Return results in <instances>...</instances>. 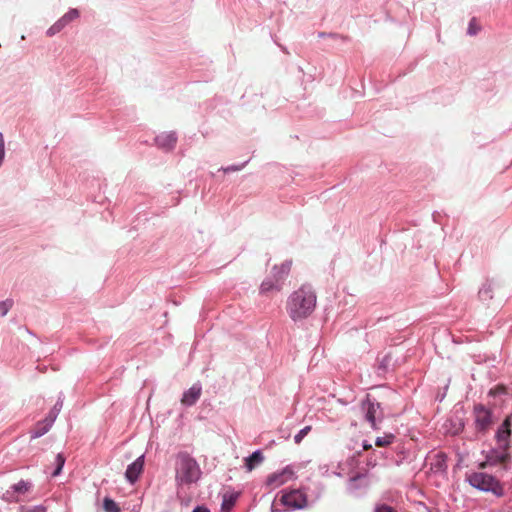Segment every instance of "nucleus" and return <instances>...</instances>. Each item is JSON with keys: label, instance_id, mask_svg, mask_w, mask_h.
I'll list each match as a JSON object with an SVG mask.
<instances>
[{"label": "nucleus", "instance_id": "obj_1", "mask_svg": "<svg viewBox=\"0 0 512 512\" xmlns=\"http://www.w3.org/2000/svg\"><path fill=\"white\" fill-rule=\"evenodd\" d=\"M316 303L317 296L312 285L302 284L288 297L287 313L294 322L304 320L314 312Z\"/></svg>", "mask_w": 512, "mask_h": 512}, {"label": "nucleus", "instance_id": "obj_2", "mask_svg": "<svg viewBox=\"0 0 512 512\" xmlns=\"http://www.w3.org/2000/svg\"><path fill=\"white\" fill-rule=\"evenodd\" d=\"M175 473V481L179 486L196 483L202 475L199 464L188 453L178 454Z\"/></svg>", "mask_w": 512, "mask_h": 512}, {"label": "nucleus", "instance_id": "obj_3", "mask_svg": "<svg viewBox=\"0 0 512 512\" xmlns=\"http://www.w3.org/2000/svg\"><path fill=\"white\" fill-rule=\"evenodd\" d=\"M468 483L482 492H491L496 496L503 495V487L494 476L485 472H473L467 476Z\"/></svg>", "mask_w": 512, "mask_h": 512}, {"label": "nucleus", "instance_id": "obj_4", "mask_svg": "<svg viewBox=\"0 0 512 512\" xmlns=\"http://www.w3.org/2000/svg\"><path fill=\"white\" fill-rule=\"evenodd\" d=\"M370 487V478L367 473H357L351 476L346 484V492L354 498L364 497Z\"/></svg>", "mask_w": 512, "mask_h": 512}, {"label": "nucleus", "instance_id": "obj_5", "mask_svg": "<svg viewBox=\"0 0 512 512\" xmlns=\"http://www.w3.org/2000/svg\"><path fill=\"white\" fill-rule=\"evenodd\" d=\"M280 502L289 511L300 510L307 505V495L301 490L283 492L280 497Z\"/></svg>", "mask_w": 512, "mask_h": 512}, {"label": "nucleus", "instance_id": "obj_6", "mask_svg": "<svg viewBox=\"0 0 512 512\" xmlns=\"http://www.w3.org/2000/svg\"><path fill=\"white\" fill-rule=\"evenodd\" d=\"M476 430L485 433L493 423V412L483 404H476L473 408Z\"/></svg>", "mask_w": 512, "mask_h": 512}, {"label": "nucleus", "instance_id": "obj_7", "mask_svg": "<svg viewBox=\"0 0 512 512\" xmlns=\"http://www.w3.org/2000/svg\"><path fill=\"white\" fill-rule=\"evenodd\" d=\"M61 403H56L49 415L42 421H39L32 430L31 438H38L49 431L52 424L54 423L60 409Z\"/></svg>", "mask_w": 512, "mask_h": 512}, {"label": "nucleus", "instance_id": "obj_8", "mask_svg": "<svg viewBox=\"0 0 512 512\" xmlns=\"http://www.w3.org/2000/svg\"><path fill=\"white\" fill-rule=\"evenodd\" d=\"M508 450L509 446L499 444L497 448H491L486 452L485 460L491 466L506 462L510 457Z\"/></svg>", "mask_w": 512, "mask_h": 512}, {"label": "nucleus", "instance_id": "obj_9", "mask_svg": "<svg viewBox=\"0 0 512 512\" xmlns=\"http://www.w3.org/2000/svg\"><path fill=\"white\" fill-rule=\"evenodd\" d=\"M293 473L292 468L290 466H286L281 471L270 474L266 479L265 485L271 489L276 488L291 479Z\"/></svg>", "mask_w": 512, "mask_h": 512}, {"label": "nucleus", "instance_id": "obj_10", "mask_svg": "<svg viewBox=\"0 0 512 512\" xmlns=\"http://www.w3.org/2000/svg\"><path fill=\"white\" fill-rule=\"evenodd\" d=\"M447 455L443 452L436 453L430 462L429 472L434 475H447Z\"/></svg>", "mask_w": 512, "mask_h": 512}, {"label": "nucleus", "instance_id": "obj_11", "mask_svg": "<svg viewBox=\"0 0 512 512\" xmlns=\"http://www.w3.org/2000/svg\"><path fill=\"white\" fill-rule=\"evenodd\" d=\"M362 409L365 413V419L371 424L372 428L376 427V419L380 409V403L371 399L369 396L362 402Z\"/></svg>", "mask_w": 512, "mask_h": 512}, {"label": "nucleus", "instance_id": "obj_12", "mask_svg": "<svg viewBox=\"0 0 512 512\" xmlns=\"http://www.w3.org/2000/svg\"><path fill=\"white\" fill-rule=\"evenodd\" d=\"M512 419L511 416H507L501 425L497 428L495 433V439L498 444H503L510 447Z\"/></svg>", "mask_w": 512, "mask_h": 512}, {"label": "nucleus", "instance_id": "obj_13", "mask_svg": "<svg viewBox=\"0 0 512 512\" xmlns=\"http://www.w3.org/2000/svg\"><path fill=\"white\" fill-rule=\"evenodd\" d=\"M303 492L307 495V500L311 498L312 502L318 501L325 489V486L320 481H309L303 486Z\"/></svg>", "mask_w": 512, "mask_h": 512}, {"label": "nucleus", "instance_id": "obj_14", "mask_svg": "<svg viewBox=\"0 0 512 512\" xmlns=\"http://www.w3.org/2000/svg\"><path fill=\"white\" fill-rule=\"evenodd\" d=\"M155 142L158 147L171 150L176 145L177 137L174 132H163L156 136Z\"/></svg>", "mask_w": 512, "mask_h": 512}, {"label": "nucleus", "instance_id": "obj_15", "mask_svg": "<svg viewBox=\"0 0 512 512\" xmlns=\"http://www.w3.org/2000/svg\"><path fill=\"white\" fill-rule=\"evenodd\" d=\"M143 466V456H140L132 464L128 466L125 473L127 480L131 483H134L138 479L141 472L143 471Z\"/></svg>", "mask_w": 512, "mask_h": 512}, {"label": "nucleus", "instance_id": "obj_16", "mask_svg": "<svg viewBox=\"0 0 512 512\" xmlns=\"http://www.w3.org/2000/svg\"><path fill=\"white\" fill-rule=\"evenodd\" d=\"M201 396V387L199 385H193L189 390L184 392L181 399V403L185 406L194 405Z\"/></svg>", "mask_w": 512, "mask_h": 512}, {"label": "nucleus", "instance_id": "obj_17", "mask_svg": "<svg viewBox=\"0 0 512 512\" xmlns=\"http://www.w3.org/2000/svg\"><path fill=\"white\" fill-rule=\"evenodd\" d=\"M282 284L279 278H276V274L272 275V277L266 278L262 281L260 285V290L262 293H267L271 291L279 292L282 288Z\"/></svg>", "mask_w": 512, "mask_h": 512}, {"label": "nucleus", "instance_id": "obj_18", "mask_svg": "<svg viewBox=\"0 0 512 512\" xmlns=\"http://www.w3.org/2000/svg\"><path fill=\"white\" fill-rule=\"evenodd\" d=\"M494 284L492 281H486L479 289L478 296L483 302H487L493 298Z\"/></svg>", "mask_w": 512, "mask_h": 512}, {"label": "nucleus", "instance_id": "obj_19", "mask_svg": "<svg viewBox=\"0 0 512 512\" xmlns=\"http://www.w3.org/2000/svg\"><path fill=\"white\" fill-rule=\"evenodd\" d=\"M31 484L27 481L21 480L17 484L11 486V489L17 494H25L30 490Z\"/></svg>", "mask_w": 512, "mask_h": 512}, {"label": "nucleus", "instance_id": "obj_20", "mask_svg": "<svg viewBox=\"0 0 512 512\" xmlns=\"http://www.w3.org/2000/svg\"><path fill=\"white\" fill-rule=\"evenodd\" d=\"M103 508L105 512H120L118 504L108 497H106L103 501Z\"/></svg>", "mask_w": 512, "mask_h": 512}, {"label": "nucleus", "instance_id": "obj_21", "mask_svg": "<svg viewBox=\"0 0 512 512\" xmlns=\"http://www.w3.org/2000/svg\"><path fill=\"white\" fill-rule=\"evenodd\" d=\"M393 434H385L384 436H379L375 440V445L378 447H383L391 444L394 440Z\"/></svg>", "mask_w": 512, "mask_h": 512}, {"label": "nucleus", "instance_id": "obj_22", "mask_svg": "<svg viewBox=\"0 0 512 512\" xmlns=\"http://www.w3.org/2000/svg\"><path fill=\"white\" fill-rule=\"evenodd\" d=\"M2 499L8 503H16L20 501L19 497L11 488L7 490L5 493H3Z\"/></svg>", "mask_w": 512, "mask_h": 512}, {"label": "nucleus", "instance_id": "obj_23", "mask_svg": "<svg viewBox=\"0 0 512 512\" xmlns=\"http://www.w3.org/2000/svg\"><path fill=\"white\" fill-rule=\"evenodd\" d=\"M64 463H65V457L62 454H57V456L55 458L56 469L52 473V476L55 477L61 473Z\"/></svg>", "mask_w": 512, "mask_h": 512}, {"label": "nucleus", "instance_id": "obj_24", "mask_svg": "<svg viewBox=\"0 0 512 512\" xmlns=\"http://www.w3.org/2000/svg\"><path fill=\"white\" fill-rule=\"evenodd\" d=\"M311 429H312V427L309 425L300 429L298 431V433L294 435V442L296 444L301 443V441L304 439L305 436H307V434L311 431Z\"/></svg>", "mask_w": 512, "mask_h": 512}, {"label": "nucleus", "instance_id": "obj_25", "mask_svg": "<svg viewBox=\"0 0 512 512\" xmlns=\"http://www.w3.org/2000/svg\"><path fill=\"white\" fill-rule=\"evenodd\" d=\"M78 17H79L78 10L77 9H71L61 19H62V22H64L65 25H67L68 23H70L71 21L77 19Z\"/></svg>", "mask_w": 512, "mask_h": 512}, {"label": "nucleus", "instance_id": "obj_26", "mask_svg": "<svg viewBox=\"0 0 512 512\" xmlns=\"http://www.w3.org/2000/svg\"><path fill=\"white\" fill-rule=\"evenodd\" d=\"M65 23L62 22V19H59L55 24H53L48 30H47V34L49 36H53L54 34L60 32L64 27H65Z\"/></svg>", "mask_w": 512, "mask_h": 512}, {"label": "nucleus", "instance_id": "obj_27", "mask_svg": "<svg viewBox=\"0 0 512 512\" xmlns=\"http://www.w3.org/2000/svg\"><path fill=\"white\" fill-rule=\"evenodd\" d=\"M480 26L476 23V19L472 18L469 21L468 28H467V34L470 36H475L480 31Z\"/></svg>", "mask_w": 512, "mask_h": 512}, {"label": "nucleus", "instance_id": "obj_28", "mask_svg": "<svg viewBox=\"0 0 512 512\" xmlns=\"http://www.w3.org/2000/svg\"><path fill=\"white\" fill-rule=\"evenodd\" d=\"M13 301L11 299H7L5 301L0 302V313L2 316H5L8 311L12 308Z\"/></svg>", "mask_w": 512, "mask_h": 512}, {"label": "nucleus", "instance_id": "obj_29", "mask_svg": "<svg viewBox=\"0 0 512 512\" xmlns=\"http://www.w3.org/2000/svg\"><path fill=\"white\" fill-rule=\"evenodd\" d=\"M256 465V452H253L248 458H246L245 467L248 472H251Z\"/></svg>", "mask_w": 512, "mask_h": 512}, {"label": "nucleus", "instance_id": "obj_30", "mask_svg": "<svg viewBox=\"0 0 512 512\" xmlns=\"http://www.w3.org/2000/svg\"><path fill=\"white\" fill-rule=\"evenodd\" d=\"M374 512H397L395 508L388 504H378L376 505Z\"/></svg>", "mask_w": 512, "mask_h": 512}, {"label": "nucleus", "instance_id": "obj_31", "mask_svg": "<svg viewBox=\"0 0 512 512\" xmlns=\"http://www.w3.org/2000/svg\"><path fill=\"white\" fill-rule=\"evenodd\" d=\"M275 274H276V278H279L281 283H283L285 276L288 275V274H283V268L281 266H277V265H275L272 269V275H275Z\"/></svg>", "mask_w": 512, "mask_h": 512}, {"label": "nucleus", "instance_id": "obj_32", "mask_svg": "<svg viewBox=\"0 0 512 512\" xmlns=\"http://www.w3.org/2000/svg\"><path fill=\"white\" fill-rule=\"evenodd\" d=\"M318 37H320V38H323V37H331V38H335V39L346 40V37L341 36V35L336 34V33L320 32V33H318Z\"/></svg>", "mask_w": 512, "mask_h": 512}, {"label": "nucleus", "instance_id": "obj_33", "mask_svg": "<svg viewBox=\"0 0 512 512\" xmlns=\"http://www.w3.org/2000/svg\"><path fill=\"white\" fill-rule=\"evenodd\" d=\"M390 361H391L390 355H385L379 364V369L386 370L390 364Z\"/></svg>", "mask_w": 512, "mask_h": 512}, {"label": "nucleus", "instance_id": "obj_34", "mask_svg": "<svg viewBox=\"0 0 512 512\" xmlns=\"http://www.w3.org/2000/svg\"><path fill=\"white\" fill-rule=\"evenodd\" d=\"M21 512H46V509L43 506H36L33 508L21 507Z\"/></svg>", "mask_w": 512, "mask_h": 512}, {"label": "nucleus", "instance_id": "obj_35", "mask_svg": "<svg viewBox=\"0 0 512 512\" xmlns=\"http://www.w3.org/2000/svg\"><path fill=\"white\" fill-rule=\"evenodd\" d=\"M234 505V499L230 497L229 499L224 498L223 504H222V510H230L231 507Z\"/></svg>", "mask_w": 512, "mask_h": 512}, {"label": "nucleus", "instance_id": "obj_36", "mask_svg": "<svg viewBox=\"0 0 512 512\" xmlns=\"http://www.w3.org/2000/svg\"><path fill=\"white\" fill-rule=\"evenodd\" d=\"M292 262L291 261H284L280 266L283 268V274H289L291 269Z\"/></svg>", "mask_w": 512, "mask_h": 512}, {"label": "nucleus", "instance_id": "obj_37", "mask_svg": "<svg viewBox=\"0 0 512 512\" xmlns=\"http://www.w3.org/2000/svg\"><path fill=\"white\" fill-rule=\"evenodd\" d=\"M320 471H321L323 476H328L329 475V467H328V465L320 466Z\"/></svg>", "mask_w": 512, "mask_h": 512}, {"label": "nucleus", "instance_id": "obj_38", "mask_svg": "<svg viewBox=\"0 0 512 512\" xmlns=\"http://www.w3.org/2000/svg\"><path fill=\"white\" fill-rule=\"evenodd\" d=\"M240 169V167L238 166H229L227 168H224V172H234V171H238Z\"/></svg>", "mask_w": 512, "mask_h": 512}, {"label": "nucleus", "instance_id": "obj_39", "mask_svg": "<svg viewBox=\"0 0 512 512\" xmlns=\"http://www.w3.org/2000/svg\"><path fill=\"white\" fill-rule=\"evenodd\" d=\"M192 512H210L208 508L204 506L196 507Z\"/></svg>", "mask_w": 512, "mask_h": 512}, {"label": "nucleus", "instance_id": "obj_40", "mask_svg": "<svg viewBox=\"0 0 512 512\" xmlns=\"http://www.w3.org/2000/svg\"><path fill=\"white\" fill-rule=\"evenodd\" d=\"M264 456L260 449H258V465L263 461Z\"/></svg>", "mask_w": 512, "mask_h": 512}, {"label": "nucleus", "instance_id": "obj_41", "mask_svg": "<svg viewBox=\"0 0 512 512\" xmlns=\"http://www.w3.org/2000/svg\"><path fill=\"white\" fill-rule=\"evenodd\" d=\"M362 446H363L364 449L371 448V444H368L367 441H363V445Z\"/></svg>", "mask_w": 512, "mask_h": 512}, {"label": "nucleus", "instance_id": "obj_42", "mask_svg": "<svg viewBox=\"0 0 512 512\" xmlns=\"http://www.w3.org/2000/svg\"><path fill=\"white\" fill-rule=\"evenodd\" d=\"M332 474L337 476V477H343V474L341 472H339V471H333Z\"/></svg>", "mask_w": 512, "mask_h": 512}, {"label": "nucleus", "instance_id": "obj_43", "mask_svg": "<svg viewBox=\"0 0 512 512\" xmlns=\"http://www.w3.org/2000/svg\"><path fill=\"white\" fill-rule=\"evenodd\" d=\"M0 144H1L2 146H5V144H4V138H3V135H2V133H1V132H0Z\"/></svg>", "mask_w": 512, "mask_h": 512}, {"label": "nucleus", "instance_id": "obj_44", "mask_svg": "<svg viewBox=\"0 0 512 512\" xmlns=\"http://www.w3.org/2000/svg\"><path fill=\"white\" fill-rule=\"evenodd\" d=\"M445 397V393H443L442 395H437V400L439 401H442Z\"/></svg>", "mask_w": 512, "mask_h": 512}, {"label": "nucleus", "instance_id": "obj_45", "mask_svg": "<svg viewBox=\"0 0 512 512\" xmlns=\"http://www.w3.org/2000/svg\"><path fill=\"white\" fill-rule=\"evenodd\" d=\"M279 47L282 49L283 52L288 53L287 48L279 45Z\"/></svg>", "mask_w": 512, "mask_h": 512}, {"label": "nucleus", "instance_id": "obj_46", "mask_svg": "<svg viewBox=\"0 0 512 512\" xmlns=\"http://www.w3.org/2000/svg\"><path fill=\"white\" fill-rule=\"evenodd\" d=\"M401 464V461H396V465H400Z\"/></svg>", "mask_w": 512, "mask_h": 512}]
</instances>
